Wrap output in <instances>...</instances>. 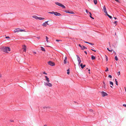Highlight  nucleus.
Wrapping results in <instances>:
<instances>
[{
	"label": "nucleus",
	"instance_id": "nucleus-1",
	"mask_svg": "<svg viewBox=\"0 0 126 126\" xmlns=\"http://www.w3.org/2000/svg\"><path fill=\"white\" fill-rule=\"evenodd\" d=\"M1 49L4 52L6 53L10 50V48L8 47H3Z\"/></svg>",
	"mask_w": 126,
	"mask_h": 126
},
{
	"label": "nucleus",
	"instance_id": "nucleus-2",
	"mask_svg": "<svg viewBox=\"0 0 126 126\" xmlns=\"http://www.w3.org/2000/svg\"><path fill=\"white\" fill-rule=\"evenodd\" d=\"M55 4H56L62 7L63 8V9H65L66 8V7H65V6L64 5L61 4V3H59L57 2H55Z\"/></svg>",
	"mask_w": 126,
	"mask_h": 126
},
{
	"label": "nucleus",
	"instance_id": "nucleus-3",
	"mask_svg": "<svg viewBox=\"0 0 126 126\" xmlns=\"http://www.w3.org/2000/svg\"><path fill=\"white\" fill-rule=\"evenodd\" d=\"M48 64L49 65L51 66H53L55 65V64L53 62L51 61H49L48 62Z\"/></svg>",
	"mask_w": 126,
	"mask_h": 126
},
{
	"label": "nucleus",
	"instance_id": "nucleus-4",
	"mask_svg": "<svg viewBox=\"0 0 126 126\" xmlns=\"http://www.w3.org/2000/svg\"><path fill=\"white\" fill-rule=\"evenodd\" d=\"M79 47H81V49L82 50H84L85 49H87V48L86 47H85L84 46H81L80 44H79Z\"/></svg>",
	"mask_w": 126,
	"mask_h": 126
},
{
	"label": "nucleus",
	"instance_id": "nucleus-5",
	"mask_svg": "<svg viewBox=\"0 0 126 126\" xmlns=\"http://www.w3.org/2000/svg\"><path fill=\"white\" fill-rule=\"evenodd\" d=\"M45 86H47L49 87H51L52 86V84L48 82V83H46L45 84Z\"/></svg>",
	"mask_w": 126,
	"mask_h": 126
},
{
	"label": "nucleus",
	"instance_id": "nucleus-6",
	"mask_svg": "<svg viewBox=\"0 0 126 126\" xmlns=\"http://www.w3.org/2000/svg\"><path fill=\"white\" fill-rule=\"evenodd\" d=\"M102 96V97H104L105 96H107L108 95L107 94L104 92H101Z\"/></svg>",
	"mask_w": 126,
	"mask_h": 126
},
{
	"label": "nucleus",
	"instance_id": "nucleus-7",
	"mask_svg": "<svg viewBox=\"0 0 126 126\" xmlns=\"http://www.w3.org/2000/svg\"><path fill=\"white\" fill-rule=\"evenodd\" d=\"M64 12L66 13H68L69 14H74V13L72 11H69L68 10H65L64 11Z\"/></svg>",
	"mask_w": 126,
	"mask_h": 126
},
{
	"label": "nucleus",
	"instance_id": "nucleus-8",
	"mask_svg": "<svg viewBox=\"0 0 126 126\" xmlns=\"http://www.w3.org/2000/svg\"><path fill=\"white\" fill-rule=\"evenodd\" d=\"M103 10L104 12L105 13L106 15L108 13L106 11V9L105 6H104L103 7Z\"/></svg>",
	"mask_w": 126,
	"mask_h": 126
},
{
	"label": "nucleus",
	"instance_id": "nucleus-9",
	"mask_svg": "<svg viewBox=\"0 0 126 126\" xmlns=\"http://www.w3.org/2000/svg\"><path fill=\"white\" fill-rule=\"evenodd\" d=\"M54 14L56 16H61V14L60 13L57 12H54Z\"/></svg>",
	"mask_w": 126,
	"mask_h": 126
},
{
	"label": "nucleus",
	"instance_id": "nucleus-10",
	"mask_svg": "<svg viewBox=\"0 0 126 126\" xmlns=\"http://www.w3.org/2000/svg\"><path fill=\"white\" fill-rule=\"evenodd\" d=\"M20 29L19 28L16 29L14 31V32L15 33L18 32H19Z\"/></svg>",
	"mask_w": 126,
	"mask_h": 126
},
{
	"label": "nucleus",
	"instance_id": "nucleus-11",
	"mask_svg": "<svg viewBox=\"0 0 126 126\" xmlns=\"http://www.w3.org/2000/svg\"><path fill=\"white\" fill-rule=\"evenodd\" d=\"M26 46L25 45H24L23 46V51L24 52H26Z\"/></svg>",
	"mask_w": 126,
	"mask_h": 126
},
{
	"label": "nucleus",
	"instance_id": "nucleus-12",
	"mask_svg": "<svg viewBox=\"0 0 126 126\" xmlns=\"http://www.w3.org/2000/svg\"><path fill=\"white\" fill-rule=\"evenodd\" d=\"M86 65L85 64L83 65L82 63H81L80 64V66L81 67V68H83Z\"/></svg>",
	"mask_w": 126,
	"mask_h": 126
},
{
	"label": "nucleus",
	"instance_id": "nucleus-13",
	"mask_svg": "<svg viewBox=\"0 0 126 126\" xmlns=\"http://www.w3.org/2000/svg\"><path fill=\"white\" fill-rule=\"evenodd\" d=\"M110 84L111 85L110 86V87L112 88V86H113V82L111 81H110Z\"/></svg>",
	"mask_w": 126,
	"mask_h": 126
},
{
	"label": "nucleus",
	"instance_id": "nucleus-14",
	"mask_svg": "<svg viewBox=\"0 0 126 126\" xmlns=\"http://www.w3.org/2000/svg\"><path fill=\"white\" fill-rule=\"evenodd\" d=\"M32 17L36 19H38V17L35 15L33 16Z\"/></svg>",
	"mask_w": 126,
	"mask_h": 126
},
{
	"label": "nucleus",
	"instance_id": "nucleus-15",
	"mask_svg": "<svg viewBox=\"0 0 126 126\" xmlns=\"http://www.w3.org/2000/svg\"><path fill=\"white\" fill-rule=\"evenodd\" d=\"M45 78H46V80L48 82H49V81L50 80H49V79L48 78L47 76H45Z\"/></svg>",
	"mask_w": 126,
	"mask_h": 126
},
{
	"label": "nucleus",
	"instance_id": "nucleus-16",
	"mask_svg": "<svg viewBox=\"0 0 126 126\" xmlns=\"http://www.w3.org/2000/svg\"><path fill=\"white\" fill-rule=\"evenodd\" d=\"M67 58L66 56L65 57V58L64 60V63L66 64V61H67Z\"/></svg>",
	"mask_w": 126,
	"mask_h": 126
},
{
	"label": "nucleus",
	"instance_id": "nucleus-17",
	"mask_svg": "<svg viewBox=\"0 0 126 126\" xmlns=\"http://www.w3.org/2000/svg\"><path fill=\"white\" fill-rule=\"evenodd\" d=\"M41 50H42V51H45V49L43 48V47H41Z\"/></svg>",
	"mask_w": 126,
	"mask_h": 126
},
{
	"label": "nucleus",
	"instance_id": "nucleus-18",
	"mask_svg": "<svg viewBox=\"0 0 126 126\" xmlns=\"http://www.w3.org/2000/svg\"><path fill=\"white\" fill-rule=\"evenodd\" d=\"M76 56L77 57V60L78 61L79 60H80V58H79V57L78 55H76Z\"/></svg>",
	"mask_w": 126,
	"mask_h": 126
},
{
	"label": "nucleus",
	"instance_id": "nucleus-19",
	"mask_svg": "<svg viewBox=\"0 0 126 126\" xmlns=\"http://www.w3.org/2000/svg\"><path fill=\"white\" fill-rule=\"evenodd\" d=\"M89 14H90V17L92 18L93 19H94V18L92 17V14H91V13H89Z\"/></svg>",
	"mask_w": 126,
	"mask_h": 126
},
{
	"label": "nucleus",
	"instance_id": "nucleus-20",
	"mask_svg": "<svg viewBox=\"0 0 126 126\" xmlns=\"http://www.w3.org/2000/svg\"><path fill=\"white\" fill-rule=\"evenodd\" d=\"M47 25L45 23H44L42 24V25L44 27H46Z\"/></svg>",
	"mask_w": 126,
	"mask_h": 126
},
{
	"label": "nucleus",
	"instance_id": "nucleus-21",
	"mask_svg": "<svg viewBox=\"0 0 126 126\" xmlns=\"http://www.w3.org/2000/svg\"><path fill=\"white\" fill-rule=\"evenodd\" d=\"M46 40L47 42H48V39H49V38L46 36Z\"/></svg>",
	"mask_w": 126,
	"mask_h": 126
},
{
	"label": "nucleus",
	"instance_id": "nucleus-22",
	"mask_svg": "<svg viewBox=\"0 0 126 126\" xmlns=\"http://www.w3.org/2000/svg\"><path fill=\"white\" fill-rule=\"evenodd\" d=\"M44 19V18L42 17H38V19L40 20H43Z\"/></svg>",
	"mask_w": 126,
	"mask_h": 126
},
{
	"label": "nucleus",
	"instance_id": "nucleus-23",
	"mask_svg": "<svg viewBox=\"0 0 126 126\" xmlns=\"http://www.w3.org/2000/svg\"><path fill=\"white\" fill-rule=\"evenodd\" d=\"M91 57V58L92 60H94V56L93 55H92Z\"/></svg>",
	"mask_w": 126,
	"mask_h": 126
},
{
	"label": "nucleus",
	"instance_id": "nucleus-24",
	"mask_svg": "<svg viewBox=\"0 0 126 126\" xmlns=\"http://www.w3.org/2000/svg\"><path fill=\"white\" fill-rule=\"evenodd\" d=\"M106 15H107V16H108L111 19L112 18V17L111 16L109 15L107 13V14H106Z\"/></svg>",
	"mask_w": 126,
	"mask_h": 126
},
{
	"label": "nucleus",
	"instance_id": "nucleus-25",
	"mask_svg": "<svg viewBox=\"0 0 126 126\" xmlns=\"http://www.w3.org/2000/svg\"><path fill=\"white\" fill-rule=\"evenodd\" d=\"M54 11H52L51 12H48V13H49L51 14H54Z\"/></svg>",
	"mask_w": 126,
	"mask_h": 126
},
{
	"label": "nucleus",
	"instance_id": "nucleus-26",
	"mask_svg": "<svg viewBox=\"0 0 126 126\" xmlns=\"http://www.w3.org/2000/svg\"><path fill=\"white\" fill-rule=\"evenodd\" d=\"M115 60H116V61H117L118 60V59L117 58V57L116 56L115 57Z\"/></svg>",
	"mask_w": 126,
	"mask_h": 126
},
{
	"label": "nucleus",
	"instance_id": "nucleus-27",
	"mask_svg": "<svg viewBox=\"0 0 126 126\" xmlns=\"http://www.w3.org/2000/svg\"><path fill=\"white\" fill-rule=\"evenodd\" d=\"M115 83H116V84L117 85H118V82H117V81L116 79H115Z\"/></svg>",
	"mask_w": 126,
	"mask_h": 126
},
{
	"label": "nucleus",
	"instance_id": "nucleus-28",
	"mask_svg": "<svg viewBox=\"0 0 126 126\" xmlns=\"http://www.w3.org/2000/svg\"><path fill=\"white\" fill-rule=\"evenodd\" d=\"M25 31L24 30H22V29H20L19 30V32H25Z\"/></svg>",
	"mask_w": 126,
	"mask_h": 126
},
{
	"label": "nucleus",
	"instance_id": "nucleus-29",
	"mask_svg": "<svg viewBox=\"0 0 126 126\" xmlns=\"http://www.w3.org/2000/svg\"><path fill=\"white\" fill-rule=\"evenodd\" d=\"M107 50H108L109 51H110V52H111L112 51V50H109V48H107Z\"/></svg>",
	"mask_w": 126,
	"mask_h": 126
},
{
	"label": "nucleus",
	"instance_id": "nucleus-30",
	"mask_svg": "<svg viewBox=\"0 0 126 126\" xmlns=\"http://www.w3.org/2000/svg\"><path fill=\"white\" fill-rule=\"evenodd\" d=\"M78 62L79 64V65L81 62V60H79V61H78Z\"/></svg>",
	"mask_w": 126,
	"mask_h": 126
},
{
	"label": "nucleus",
	"instance_id": "nucleus-31",
	"mask_svg": "<svg viewBox=\"0 0 126 126\" xmlns=\"http://www.w3.org/2000/svg\"><path fill=\"white\" fill-rule=\"evenodd\" d=\"M108 77L109 78H111L112 77V76L110 75H109L108 76Z\"/></svg>",
	"mask_w": 126,
	"mask_h": 126
},
{
	"label": "nucleus",
	"instance_id": "nucleus-32",
	"mask_svg": "<svg viewBox=\"0 0 126 126\" xmlns=\"http://www.w3.org/2000/svg\"><path fill=\"white\" fill-rule=\"evenodd\" d=\"M43 108L44 109H45L46 108H49L48 107H44Z\"/></svg>",
	"mask_w": 126,
	"mask_h": 126
},
{
	"label": "nucleus",
	"instance_id": "nucleus-33",
	"mask_svg": "<svg viewBox=\"0 0 126 126\" xmlns=\"http://www.w3.org/2000/svg\"><path fill=\"white\" fill-rule=\"evenodd\" d=\"M86 12L87 13V14L89 13H90L89 12L88 10H86Z\"/></svg>",
	"mask_w": 126,
	"mask_h": 126
},
{
	"label": "nucleus",
	"instance_id": "nucleus-34",
	"mask_svg": "<svg viewBox=\"0 0 126 126\" xmlns=\"http://www.w3.org/2000/svg\"><path fill=\"white\" fill-rule=\"evenodd\" d=\"M89 110V111H90L91 112H93V110L92 109H90Z\"/></svg>",
	"mask_w": 126,
	"mask_h": 126
},
{
	"label": "nucleus",
	"instance_id": "nucleus-35",
	"mask_svg": "<svg viewBox=\"0 0 126 126\" xmlns=\"http://www.w3.org/2000/svg\"><path fill=\"white\" fill-rule=\"evenodd\" d=\"M48 21H46L45 23L46 24H47V25H49L48 24Z\"/></svg>",
	"mask_w": 126,
	"mask_h": 126
},
{
	"label": "nucleus",
	"instance_id": "nucleus-36",
	"mask_svg": "<svg viewBox=\"0 0 126 126\" xmlns=\"http://www.w3.org/2000/svg\"><path fill=\"white\" fill-rule=\"evenodd\" d=\"M109 71V70H108V68L107 67V69H106V70L105 71L106 72H107V71Z\"/></svg>",
	"mask_w": 126,
	"mask_h": 126
},
{
	"label": "nucleus",
	"instance_id": "nucleus-37",
	"mask_svg": "<svg viewBox=\"0 0 126 126\" xmlns=\"http://www.w3.org/2000/svg\"><path fill=\"white\" fill-rule=\"evenodd\" d=\"M120 74V71H119L118 73V76H119Z\"/></svg>",
	"mask_w": 126,
	"mask_h": 126
},
{
	"label": "nucleus",
	"instance_id": "nucleus-38",
	"mask_svg": "<svg viewBox=\"0 0 126 126\" xmlns=\"http://www.w3.org/2000/svg\"><path fill=\"white\" fill-rule=\"evenodd\" d=\"M97 3V1L96 0H95V4H96Z\"/></svg>",
	"mask_w": 126,
	"mask_h": 126
},
{
	"label": "nucleus",
	"instance_id": "nucleus-39",
	"mask_svg": "<svg viewBox=\"0 0 126 126\" xmlns=\"http://www.w3.org/2000/svg\"><path fill=\"white\" fill-rule=\"evenodd\" d=\"M43 74H45V75H47V73H46V72H43Z\"/></svg>",
	"mask_w": 126,
	"mask_h": 126
},
{
	"label": "nucleus",
	"instance_id": "nucleus-40",
	"mask_svg": "<svg viewBox=\"0 0 126 126\" xmlns=\"http://www.w3.org/2000/svg\"><path fill=\"white\" fill-rule=\"evenodd\" d=\"M106 56V61H107L108 60L107 57L106 56Z\"/></svg>",
	"mask_w": 126,
	"mask_h": 126
},
{
	"label": "nucleus",
	"instance_id": "nucleus-41",
	"mask_svg": "<svg viewBox=\"0 0 126 126\" xmlns=\"http://www.w3.org/2000/svg\"><path fill=\"white\" fill-rule=\"evenodd\" d=\"M117 22V21H115V22H114V24H116V25L117 24H116V23Z\"/></svg>",
	"mask_w": 126,
	"mask_h": 126
},
{
	"label": "nucleus",
	"instance_id": "nucleus-42",
	"mask_svg": "<svg viewBox=\"0 0 126 126\" xmlns=\"http://www.w3.org/2000/svg\"><path fill=\"white\" fill-rule=\"evenodd\" d=\"M123 106L124 107H125L126 108V104H124L123 105Z\"/></svg>",
	"mask_w": 126,
	"mask_h": 126
},
{
	"label": "nucleus",
	"instance_id": "nucleus-43",
	"mask_svg": "<svg viewBox=\"0 0 126 126\" xmlns=\"http://www.w3.org/2000/svg\"><path fill=\"white\" fill-rule=\"evenodd\" d=\"M38 39H39L40 38V36H38L36 37Z\"/></svg>",
	"mask_w": 126,
	"mask_h": 126
},
{
	"label": "nucleus",
	"instance_id": "nucleus-44",
	"mask_svg": "<svg viewBox=\"0 0 126 126\" xmlns=\"http://www.w3.org/2000/svg\"><path fill=\"white\" fill-rule=\"evenodd\" d=\"M10 121L11 122H13L14 121L13 120H10Z\"/></svg>",
	"mask_w": 126,
	"mask_h": 126
},
{
	"label": "nucleus",
	"instance_id": "nucleus-45",
	"mask_svg": "<svg viewBox=\"0 0 126 126\" xmlns=\"http://www.w3.org/2000/svg\"><path fill=\"white\" fill-rule=\"evenodd\" d=\"M6 38H10V37H8V36H7V37H6Z\"/></svg>",
	"mask_w": 126,
	"mask_h": 126
},
{
	"label": "nucleus",
	"instance_id": "nucleus-46",
	"mask_svg": "<svg viewBox=\"0 0 126 126\" xmlns=\"http://www.w3.org/2000/svg\"><path fill=\"white\" fill-rule=\"evenodd\" d=\"M69 71H68V72H67V73L68 74H69Z\"/></svg>",
	"mask_w": 126,
	"mask_h": 126
},
{
	"label": "nucleus",
	"instance_id": "nucleus-47",
	"mask_svg": "<svg viewBox=\"0 0 126 126\" xmlns=\"http://www.w3.org/2000/svg\"><path fill=\"white\" fill-rule=\"evenodd\" d=\"M114 0L117 2H119V0Z\"/></svg>",
	"mask_w": 126,
	"mask_h": 126
},
{
	"label": "nucleus",
	"instance_id": "nucleus-48",
	"mask_svg": "<svg viewBox=\"0 0 126 126\" xmlns=\"http://www.w3.org/2000/svg\"><path fill=\"white\" fill-rule=\"evenodd\" d=\"M90 44L91 45H94V44H93L92 43H90Z\"/></svg>",
	"mask_w": 126,
	"mask_h": 126
},
{
	"label": "nucleus",
	"instance_id": "nucleus-49",
	"mask_svg": "<svg viewBox=\"0 0 126 126\" xmlns=\"http://www.w3.org/2000/svg\"><path fill=\"white\" fill-rule=\"evenodd\" d=\"M84 52L86 54H87V52L86 51H84Z\"/></svg>",
	"mask_w": 126,
	"mask_h": 126
},
{
	"label": "nucleus",
	"instance_id": "nucleus-50",
	"mask_svg": "<svg viewBox=\"0 0 126 126\" xmlns=\"http://www.w3.org/2000/svg\"><path fill=\"white\" fill-rule=\"evenodd\" d=\"M60 41V40H58V39L56 40V41H58H58Z\"/></svg>",
	"mask_w": 126,
	"mask_h": 126
},
{
	"label": "nucleus",
	"instance_id": "nucleus-51",
	"mask_svg": "<svg viewBox=\"0 0 126 126\" xmlns=\"http://www.w3.org/2000/svg\"><path fill=\"white\" fill-rule=\"evenodd\" d=\"M84 42H85V43H88V42H87V41H85Z\"/></svg>",
	"mask_w": 126,
	"mask_h": 126
},
{
	"label": "nucleus",
	"instance_id": "nucleus-52",
	"mask_svg": "<svg viewBox=\"0 0 126 126\" xmlns=\"http://www.w3.org/2000/svg\"><path fill=\"white\" fill-rule=\"evenodd\" d=\"M69 71V69H68L67 70V72Z\"/></svg>",
	"mask_w": 126,
	"mask_h": 126
},
{
	"label": "nucleus",
	"instance_id": "nucleus-53",
	"mask_svg": "<svg viewBox=\"0 0 126 126\" xmlns=\"http://www.w3.org/2000/svg\"><path fill=\"white\" fill-rule=\"evenodd\" d=\"M91 49V50H92V51H94V49Z\"/></svg>",
	"mask_w": 126,
	"mask_h": 126
},
{
	"label": "nucleus",
	"instance_id": "nucleus-54",
	"mask_svg": "<svg viewBox=\"0 0 126 126\" xmlns=\"http://www.w3.org/2000/svg\"><path fill=\"white\" fill-rule=\"evenodd\" d=\"M1 77V74H0V78Z\"/></svg>",
	"mask_w": 126,
	"mask_h": 126
},
{
	"label": "nucleus",
	"instance_id": "nucleus-55",
	"mask_svg": "<svg viewBox=\"0 0 126 126\" xmlns=\"http://www.w3.org/2000/svg\"><path fill=\"white\" fill-rule=\"evenodd\" d=\"M103 83L104 84V86H105V83L104 82H103Z\"/></svg>",
	"mask_w": 126,
	"mask_h": 126
},
{
	"label": "nucleus",
	"instance_id": "nucleus-56",
	"mask_svg": "<svg viewBox=\"0 0 126 126\" xmlns=\"http://www.w3.org/2000/svg\"><path fill=\"white\" fill-rule=\"evenodd\" d=\"M114 18L116 19H117V18L115 17H114Z\"/></svg>",
	"mask_w": 126,
	"mask_h": 126
},
{
	"label": "nucleus",
	"instance_id": "nucleus-57",
	"mask_svg": "<svg viewBox=\"0 0 126 126\" xmlns=\"http://www.w3.org/2000/svg\"><path fill=\"white\" fill-rule=\"evenodd\" d=\"M34 53L35 54H36V53L35 52H34Z\"/></svg>",
	"mask_w": 126,
	"mask_h": 126
},
{
	"label": "nucleus",
	"instance_id": "nucleus-58",
	"mask_svg": "<svg viewBox=\"0 0 126 126\" xmlns=\"http://www.w3.org/2000/svg\"><path fill=\"white\" fill-rule=\"evenodd\" d=\"M88 70L89 71H90V69H89Z\"/></svg>",
	"mask_w": 126,
	"mask_h": 126
},
{
	"label": "nucleus",
	"instance_id": "nucleus-59",
	"mask_svg": "<svg viewBox=\"0 0 126 126\" xmlns=\"http://www.w3.org/2000/svg\"><path fill=\"white\" fill-rule=\"evenodd\" d=\"M93 1H94V0H93Z\"/></svg>",
	"mask_w": 126,
	"mask_h": 126
},
{
	"label": "nucleus",
	"instance_id": "nucleus-60",
	"mask_svg": "<svg viewBox=\"0 0 126 126\" xmlns=\"http://www.w3.org/2000/svg\"><path fill=\"white\" fill-rule=\"evenodd\" d=\"M88 44H90V43L88 42Z\"/></svg>",
	"mask_w": 126,
	"mask_h": 126
},
{
	"label": "nucleus",
	"instance_id": "nucleus-61",
	"mask_svg": "<svg viewBox=\"0 0 126 126\" xmlns=\"http://www.w3.org/2000/svg\"><path fill=\"white\" fill-rule=\"evenodd\" d=\"M89 73H90V72H89Z\"/></svg>",
	"mask_w": 126,
	"mask_h": 126
}]
</instances>
